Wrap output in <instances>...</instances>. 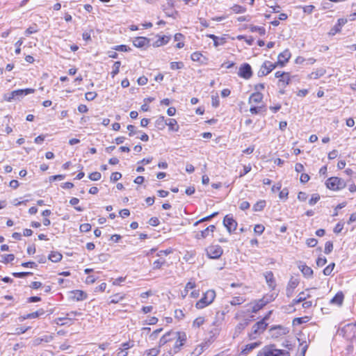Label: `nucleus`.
I'll list each match as a JSON object with an SVG mask.
<instances>
[{
  "instance_id": "nucleus-1",
  "label": "nucleus",
  "mask_w": 356,
  "mask_h": 356,
  "mask_svg": "<svg viewBox=\"0 0 356 356\" xmlns=\"http://www.w3.org/2000/svg\"><path fill=\"white\" fill-rule=\"evenodd\" d=\"M34 92L35 90L33 88L19 89L13 90L10 93L4 94L3 99L8 102L13 100H20L23 97L32 94Z\"/></svg>"
},
{
  "instance_id": "nucleus-2",
  "label": "nucleus",
  "mask_w": 356,
  "mask_h": 356,
  "mask_svg": "<svg viewBox=\"0 0 356 356\" xmlns=\"http://www.w3.org/2000/svg\"><path fill=\"white\" fill-rule=\"evenodd\" d=\"M271 313L272 312L270 311L262 320L258 321L252 326V332L250 334V337L251 339H255L256 335L260 334L264 332L268 325V324L266 323V321L269 318Z\"/></svg>"
},
{
  "instance_id": "nucleus-3",
  "label": "nucleus",
  "mask_w": 356,
  "mask_h": 356,
  "mask_svg": "<svg viewBox=\"0 0 356 356\" xmlns=\"http://www.w3.org/2000/svg\"><path fill=\"white\" fill-rule=\"evenodd\" d=\"M216 298V292L213 290L207 291L201 299L195 304L197 309H203L213 302Z\"/></svg>"
},
{
  "instance_id": "nucleus-4",
  "label": "nucleus",
  "mask_w": 356,
  "mask_h": 356,
  "mask_svg": "<svg viewBox=\"0 0 356 356\" xmlns=\"http://www.w3.org/2000/svg\"><path fill=\"white\" fill-rule=\"evenodd\" d=\"M326 186L332 191H339L346 186V181L337 177H330L325 182Z\"/></svg>"
},
{
  "instance_id": "nucleus-5",
  "label": "nucleus",
  "mask_w": 356,
  "mask_h": 356,
  "mask_svg": "<svg viewBox=\"0 0 356 356\" xmlns=\"http://www.w3.org/2000/svg\"><path fill=\"white\" fill-rule=\"evenodd\" d=\"M207 255L210 259H218L223 253L222 248L218 245H212L206 248Z\"/></svg>"
},
{
  "instance_id": "nucleus-6",
  "label": "nucleus",
  "mask_w": 356,
  "mask_h": 356,
  "mask_svg": "<svg viewBox=\"0 0 356 356\" xmlns=\"http://www.w3.org/2000/svg\"><path fill=\"white\" fill-rule=\"evenodd\" d=\"M177 334L178 335L174 340L175 341L173 346L174 353L179 352L186 341V334L185 332H177Z\"/></svg>"
},
{
  "instance_id": "nucleus-7",
  "label": "nucleus",
  "mask_w": 356,
  "mask_h": 356,
  "mask_svg": "<svg viewBox=\"0 0 356 356\" xmlns=\"http://www.w3.org/2000/svg\"><path fill=\"white\" fill-rule=\"evenodd\" d=\"M238 75L245 79H249L252 75L251 66L248 63L241 65Z\"/></svg>"
},
{
  "instance_id": "nucleus-8",
  "label": "nucleus",
  "mask_w": 356,
  "mask_h": 356,
  "mask_svg": "<svg viewBox=\"0 0 356 356\" xmlns=\"http://www.w3.org/2000/svg\"><path fill=\"white\" fill-rule=\"evenodd\" d=\"M277 66L275 63L273 64L270 61L264 62L258 72V76H264L268 74Z\"/></svg>"
},
{
  "instance_id": "nucleus-9",
  "label": "nucleus",
  "mask_w": 356,
  "mask_h": 356,
  "mask_svg": "<svg viewBox=\"0 0 356 356\" xmlns=\"http://www.w3.org/2000/svg\"><path fill=\"white\" fill-rule=\"evenodd\" d=\"M177 332L170 331L165 333L159 340L158 348H161L165 345L166 343L175 340L176 337L177 336Z\"/></svg>"
},
{
  "instance_id": "nucleus-10",
  "label": "nucleus",
  "mask_w": 356,
  "mask_h": 356,
  "mask_svg": "<svg viewBox=\"0 0 356 356\" xmlns=\"http://www.w3.org/2000/svg\"><path fill=\"white\" fill-rule=\"evenodd\" d=\"M177 332L170 331L165 333L159 340L158 348H161L165 345L166 343L175 340L176 337L177 336Z\"/></svg>"
},
{
  "instance_id": "nucleus-11",
  "label": "nucleus",
  "mask_w": 356,
  "mask_h": 356,
  "mask_svg": "<svg viewBox=\"0 0 356 356\" xmlns=\"http://www.w3.org/2000/svg\"><path fill=\"white\" fill-rule=\"evenodd\" d=\"M223 225L227 228L229 233H232L236 229L238 224L232 217H229L227 215L223 219Z\"/></svg>"
},
{
  "instance_id": "nucleus-12",
  "label": "nucleus",
  "mask_w": 356,
  "mask_h": 356,
  "mask_svg": "<svg viewBox=\"0 0 356 356\" xmlns=\"http://www.w3.org/2000/svg\"><path fill=\"white\" fill-rule=\"evenodd\" d=\"M299 284V280L296 278L291 277L288 282L286 289V295L288 298H290L293 296L294 289Z\"/></svg>"
},
{
  "instance_id": "nucleus-13",
  "label": "nucleus",
  "mask_w": 356,
  "mask_h": 356,
  "mask_svg": "<svg viewBox=\"0 0 356 356\" xmlns=\"http://www.w3.org/2000/svg\"><path fill=\"white\" fill-rule=\"evenodd\" d=\"M291 58V52L289 49H286L278 55L277 65L284 66Z\"/></svg>"
},
{
  "instance_id": "nucleus-14",
  "label": "nucleus",
  "mask_w": 356,
  "mask_h": 356,
  "mask_svg": "<svg viewBox=\"0 0 356 356\" xmlns=\"http://www.w3.org/2000/svg\"><path fill=\"white\" fill-rule=\"evenodd\" d=\"M70 298L73 300L81 301V300H83L86 299L87 294L83 291L75 290V291H72L71 292Z\"/></svg>"
},
{
  "instance_id": "nucleus-15",
  "label": "nucleus",
  "mask_w": 356,
  "mask_h": 356,
  "mask_svg": "<svg viewBox=\"0 0 356 356\" xmlns=\"http://www.w3.org/2000/svg\"><path fill=\"white\" fill-rule=\"evenodd\" d=\"M355 327H356V321L354 323H348V324L346 325L341 329V332L343 334V336L346 337V338L351 339V338L354 337V334L353 336H350V334H348V333H350L351 332H353L354 330Z\"/></svg>"
},
{
  "instance_id": "nucleus-16",
  "label": "nucleus",
  "mask_w": 356,
  "mask_h": 356,
  "mask_svg": "<svg viewBox=\"0 0 356 356\" xmlns=\"http://www.w3.org/2000/svg\"><path fill=\"white\" fill-rule=\"evenodd\" d=\"M263 95L259 92L252 93L248 99V103L251 105H255L262 102Z\"/></svg>"
},
{
  "instance_id": "nucleus-17",
  "label": "nucleus",
  "mask_w": 356,
  "mask_h": 356,
  "mask_svg": "<svg viewBox=\"0 0 356 356\" xmlns=\"http://www.w3.org/2000/svg\"><path fill=\"white\" fill-rule=\"evenodd\" d=\"M270 332H271L272 337H278L286 334V329L282 325H277L271 327Z\"/></svg>"
},
{
  "instance_id": "nucleus-18",
  "label": "nucleus",
  "mask_w": 356,
  "mask_h": 356,
  "mask_svg": "<svg viewBox=\"0 0 356 356\" xmlns=\"http://www.w3.org/2000/svg\"><path fill=\"white\" fill-rule=\"evenodd\" d=\"M133 44L138 48L144 47L149 44V40L145 37H137L133 40Z\"/></svg>"
},
{
  "instance_id": "nucleus-19",
  "label": "nucleus",
  "mask_w": 356,
  "mask_h": 356,
  "mask_svg": "<svg viewBox=\"0 0 356 356\" xmlns=\"http://www.w3.org/2000/svg\"><path fill=\"white\" fill-rule=\"evenodd\" d=\"M344 295L341 291L338 292L330 301L332 305L341 306L343 302Z\"/></svg>"
},
{
  "instance_id": "nucleus-20",
  "label": "nucleus",
  "mask_w": 356,
  "mask_h": 356,
  "mask_svg": "<svg viewBox=\"0 0 356 356\" xmlns=\"http://www.w3.org/2000/svg\"><path fill=\"white\" fill-rule=\"evenodd\" d=\"M275 346L272 345L270 346L264 347L261 350L259 351L257 356H275Z\"/></svg>"
},
{
  "instance_id": "nucleus-21",
  "label": "nucleus",
  "mask_w": 356,
  "mask_h": 356,
  "mask_svg": "<svg viewBox=\"0 0 356 356\" xmlns=\"http://www.w3.org/2000/svg\"><path fill=\"white\" fill-rule=\"evenodd\" d=\"M264 277L266 279V282L268 284V286L272 289H274L275 287V282L274 279L273 273L271 271H267L264 273Z\"/></svg>"
},
{
  "instance_id": "nucleus-22",
  "label": "nucleus",
  "mask_w": 356,
  "mask_h": 356,
  "mask_svg": "<svg viewBox=\"0 0 356 356\" xmlns=\"http://www.w3.org/2000/svg\"><path fill=\"white\" fill-rule=\"evenodd\" d=\"M166 126H168L169 130L172 131H178L179 129L177 120L173 118L167 119Z\"/></svg>"
},
{
  "instance_id": "nucleus-23",
  "label": "nucleus",
  "mask_w": 356,
  "mask_h": 356,
  "mask_svg": "<svg viewBox=\"0 0 356 356\" xmlns=\"http://www.w3.org/2000/svg\"><path fill=\"white\" fill-rule=\"evenodd\" d=\"M167 125V120L164 116H159L155 122L156 127L159 130H163Z\"/></svg>"
},
{
  "instance_id": "nucleus-24",
  "label": "nucleus",
  "mask_w": 356,
  "mask_h": 356,
  "mask_svg": "<svg viewBox=\"0 0 356 356\" xmlns=\"http://www.w3.org/2000/svg\"><path fill=\"white\" fill-rule=\"evenodd\" d=\"M325 72L326 71L325 69L319 68L309 74V79H317L323 76L325 74Z\"/></svg>"
},
{
  "instance_id": "nucleus-25",
  "label": "nucleus",
  "mask_w": 356,
  "mask_h": 356,
  "mask_svg": "<svg viewBox=\"0 0 356 356\" xmlns=\"http://www.w3.org/2000/svg\"><path fill=\"white\" fill-rule=\"evenodd\" d=\"M44 314V309H40L35 312H32V313H30V314H28L26 315L22 316V320L29 319V318H35Z\"/></svg>"
},
{
  "instance_id": "nucleus-26",
  "label": "nucleus",
  "mask_w": 356,
  "mask_h": 356,
  "mask_svg": "<svg viewBox=\"0 0 356 356\" xmlns=\"http://www.w3.org/2000/svg\"><path fill=\"white\" fill-rule=\"evenodd\" d=\"M299 268L301 270L302 273L304 275V276L309 277H312L313 275V270L307 266L305 264H302L299 266Z\"/></svg>"
},
{
  "instance_id": "nucleus-27",
  "label": "nucleus",
  "mask_w": 356,
  "mask_h": 356,
  "mask_svg": "<svg viewBox=\"0 0 356 356\" xmlns=\"http://www.w3.org/2000/svg\"><path fill=\"white\" fill-rule=\"evenodd\" d=\"M266 305L261 300H258L254 302L253 306L252 307V312L253 313H257L260 309H261Z\"/></svg>"
},
{
  "instance_id": "nucleus-28",
  "label": "nucleus",
  "mask_w": 356,
  "mask_h": 356,
  "mask_svg": "<svg viewBox=\"0 0 356 356\" xmlns=\"http://www.w3.org/2000/svg\"><path fill=\"white\" fill-rule=\"evenodd\" d=\"M207 37H209L213 40V44L215 47H218L220 45H222L225 42V40L223 38H220L213 34H209L207 35Z\"/></svg>"
},
{
  "instance_id": "nucleus-29",
  "label": "nucleus",
  "mask_w": 356,
  "mask_h": 356,
  "mask_svg": "<svg viewBox=\"0 0 356 356\" xmlns=\"http://www.w3.org/2000/svg\"><path fill=\"white\" fill-rule=\"evenodd\" d=\"M290 83V76L288 72H286L284 76L279 80V86L285 88Z\"/></svg>"
},
{
  "instance_id": "nucleus-30",
  "label": "nucleus",
  "mask_w": 356,
  "mask_h": 356,
  "mask_svg": "<svg viewBox=\"0 0 356 356\" xmlns=\"http://www.w3.org/2000/svg\"><path fill=\"white\" fill-rule=\"evenodd\" d=\"M62 258V254L58 252H51L49 255V259L55 263L60 261Z\"/></svg>"
},
{
  "instance_id": "nucleus-31",
  "label": "nucleus",
  "mask_w": 356,
  "mask_h": 356,
  "mask_svg": "<svg viewBox=\"0 0 356 356\" xmlns=\"http://www.w3.org/2000/svg\"><path fill=\"white\" fill-rule=\"evenodd\" d=\"M125 295L121 293H116L111 297V300L109 301V304H115L119 302L120 301L124 300Z\"/></svg>"
},
{
  "instance_id": "nucleus-32",
  "label": "nucleus",
  "mask_w": 356,
  "mask_h": 356,
  "mask_svg": "<svg viewBox=\"0 0 356 356\" xmlns=\"http://www.w3.org/2000/svg\"><path fill=\"white\" fill-rule=\"evenodd\" d=\"M160 353L159 348H153L149 350H146L143 356H157Z\"/></svg>"
},
{
  "instance_id": "nucleus-33",
  "label": "nucleus",
  "mask_w": 356,
  "mask_h": 356,
  "mask_svg": "<svg viewBox=\"0 0 356 356\" xmlns=\"http://www.w3.org/2000/svg\"><path fill=\"white\" fill-rule=\"evenodd\" d=\"M249 29L251 32H258L261 35H264L266 33V30L262 26L250 25Z\"/></svg>"
},
{
  "instance_id": "nucleus-34",
  "label": "nucleus",
  "mask_w": 356,
  "mask_h": 356,
  "mask_svg": "<svg viewBox=\"0 0 356 356\" xmlns=\"http://www.w3.org/2000/svg\"><path fill=\"white\" fill-rule=\"evenodd\" d=\"M245 301V299L243 298V297H241V296H236V297H234L231 300H230V304L232 305H241L242 303H243Z\"/></svg>"
},
{
  "instance_id": "nucleus-35",
  "label": "nucleus",
  "mask_w": 356,
  "mask_h": 356,
  "mask_svg": "<svg viewBox=\"0 0 356 356\" xmlns=\"http://www.w3.org/2000/svg\"><path fill=\"white\" fill-rule=\"evenodd\" d=\"M170 40V38L166 35H163L159 37V38L156 41V44L157 47L163 45L167 44Z\"/></svg>"
},
{
  "instance_id": "nucleus-36",
  "label": "nucleus",
  "mask_w": 356,
  "mask_h": 356,
  "mask_svg": "<svg viewBox=\"0 0 356 356\" xmlns=\"http://www.w3.org/2000/svg\"><path fill=\"white\" fill-rule=\"evenodd\" d=\"M276 296H275L274 293H270V294H266L265 296H264L262 297V298H261V300L266 304L267 305L268 303L273 301L275 298Z\"/></svg>"
},
{
  "instance_id": "nucleus-37",
  "label": "nucleus",
  "mask_w": 356,
  "mask_h": 356,
  "mask_svg": "<svg viewBox=\"0 0 356 356\" xmlns=\"http://www.w3.org/2000/svg\"><path fill=\"white\" fill-rule=\"evenodd\" d=\"M121 63L120 61H115L113 66V70L111 72V76L113 78L115 75L119 73Z\"/></svg>"
},
{
  "instance_id": "nucleus-38",
  "label": "nucleus",
  "mask_w": 356,
  "mask_h": 356,
  "mask_svg": "<svg viewBox=\"0 0 356 356\" xmlns=\"http://www.w3.org/2000/svg\"><path fill=\"white\" fill-rule=\"evenodd\" d=\"M81 313L79 312H70L65 314V318L70 321H72L75 319V317L77 316H81Z\"/></svg>"
},
{
  "instance_id": "nucleus-39",
  "label": "nucleus",
  "mask_w": 356,
  "mask_h": 356,
  "mask_svg": "<svg viewBox=\"0 0 356 356\" xmlns=\"http://www.w3.org/2000/svg\"><path fill=\"white\" fill-rule=\"evenodd\" d=\"M266 206V202L264 200H261L257 202L254 206L253 209L255 211H260L264 209Z\"/></svg>"
},
{
  "instance_id": "nucleus-40",
  "label": "nucleus",
  "mask_w": 356,
  "mask_h": 356,
  "mask_svg": "<svg viewBox=\"0 0 356 356\" xmlns=\"http://www.w3.org/2000/svg\"><path fill=\"white\" fill-rule=\"evenodd\" d=\"M218 214V212H214L212 214L208 216H206L204 218H201L200 220L196 221L195 223H194V226H197V225H199L200 223L201 222H205V221H209L210 220L211 218H213V217H215L216 215Z\"/></svg>"
},
{
  "instance_id": "nucleus-41",
  "label": "nucleus",
  "mask_w": 356,
  "mask_h": 356,
  "mask_svg": "<svg viewBox=\"0 0 356 356\" xmlns=\"http://www.w3.org/2000/svg\"><path fill=\"white\" fill-rule=\"evenodd\" d=\"M204 323V318L202 316H199L196 318L193 323V326L195 327H200L202 325H203Z\"/></svg>"
},
{
  "instance_id": "nucleus-42",
  "label": "nucleus",
  "mask_w": 356,
  "mask_h": 356,
  "mask_svg": "<svg viewBox=\"0 0 356 356\" xmlns=\"http://www.w3.org/2000/svg\"><path fill=\"white\" fill-rule=\"evenodd\" d=\"M231 9L235 13H245L246 9L245 8L241 6H239V5H237V4H234L232 8Z\"/></svg>"
},
{
  "instance_id": "nucleus-43",
  "label": "nucleus",
  "mask_w": 356,
  "mask_h": 356,
  "mask_svg": "<svg viewBox=\"0 0 356 356\" xmlns=\"http://www.w3.org/2000/svg\"><path fill=\"white\" fill-rule=\"evenodd\" d=\"M210 234L209 233L207 229L206 228L205 229L200 232L199 233H197L196 235H195V238L197 239H202V238H207Z\"/></svg>"
},
{
  "instance_id": "nucleus-44",
  "label": "nucleus",
  "mask_w": 356,
  "mask_h": 356,
  "mask_svg": "<svg viewBox=\"0 0 356 356\" xmlns=\"http://www.w3.org/2000/svg\"><path fill=\"white\" fill-rule=\"evenodd\" d=\"M335 266L334 263H332L329 264L327 267H325L323 270V274L325 275H331L334 268Z\"/></svg>"
},
{
  "instance_id": "nucleus-45",
  "label": "nucleus",
  "mask_w": 356,
  "mask_h": 356,
  "mask_svg": "<svg viewBox=\"0 0 356 356\" xmlns=\"http://www.w3.org/2000/svg\"><path fill=\"white\" fill-rule=\"evenodd\" d=\"M184 65L182 62H172L170 63L171 70H179L184 67Z\"/></svg>"
},
{
  "instance_id": "nucleus-46",
  "label": "nucleus",
  "mask_w": 356,
  "mask_h": 356,
  "mask_svg": "<svg viewBox=\"0 0 356 356\" xmlns=\"http://www.w3.org/2000/svg\"><path fill=\"white\" fill-rule=\"evenodd\" d=\"M263 106H257L255 105H252L250 108V111L252 114H257L260 113L263 110Z\"/></svg>"
},
{
  "instance_id": "nucleus-47",
  "label": "nucleus",
  "mask_w": 356,
  "mask_h": 356,
  "mask_svg": "<svg viewBox=\"0 0 356 356\" xmlns=\"http://www.w3.org/2000/svg\"><path fill=\"white\" fill-rule=\"evenodd\" d=\"M275 356H290L289 351L275 348Z\"/></svg>"
},
{
  "instance_id": "nucleus-48",
  "label": "nucleus",
  "mask_w": 356,
  "mask_h": 356,
  "mask_svg": "<svg viewBox=\"0 0 356 356\" xmlns=\"http://www.w3.org/2000/svg\"><path fill=\"white\" fill-rule=\"evenodd\" d=\"M38 31V26L36 24H34L33 26H31L30 27H29L26 31H25V34L26 35H29L32 33H37Z\"/></svg>"
},
{
  "instance_id": "nucleus-49",
  "label": "nucleus",
  "mask_w": 356,
  "mask_h": 356,
  "mask_svg": "<svg viewBox=\"0 0 356 356\" xmlns=\"http://www.w3.org/2000/svg\"><path fill=\"white\" fill-rule=\"evenodd\" d=\"M320 200V195L318 193H314L312 195L311 199L309 200V204L310 205H314L318 202Z\"/></svg>"
},
{
  "instance_id": "nucleus-50",
  "label": "nucleus",
  "mask_w": 356,
  "mask_h": 356,
  "mask_svg": "<svg viewBox=\"0 0 356 356\" xmlns=\"http://www.w3.org/2000/svg\"><path fill=\"white\" fill-rule=\"evenodd\" d=\"M102 175L99 172H94L89 175V179L92 181H98L101 179Z\"/></svg>"
},
{
  "instance_id": "nucleus-51",
  "label": "nucleus",
  "mask_w": 356,
  "mask_h": 356,
  "mask_svg": "<svg viewBox=\"0 0 356 356\" xmlns=\"http://www.w3.org/2000/svg\"><path fill=\"white\" fill-rule=\"evenodd\" d=\"M33 275V273L31 272H20V273H13V275L15 277H19V278H24L28 275Z\"/></svg>"
},
{
  "instance_id": "nucleus-52",
  "label": "nucleus",
  "mask_w": 356,
  "mask_h": 356,
  "mask_svg": "<svg viewBox=\"0 0 356 356\" xmlns=\"http://www.w3.org/2000/svg\"><path fill=\"white\" fill-rule=\"evenodd\" d=\"M332 249H333V244L331 241H327L325 243V250H324V252L327 254H330L332 251Z\"/></svg>"
},
{
  "instance_id": "nucleus-53",
  "label": "nucleus",
  "mask_w": 356,
  "mask_h": 356,
  "mask_svg": "<svg viewBox=\"0 0 356 356\" xmlns=\"http://www.w3.org/2000/svg\"><path fill=\"white\" fill-rule=\"evenodd\" d=\"M165 261L164 259L163 260H161V259H158V260H156L154 263H153V269H160L162 266L165 264Z\"/></svg>"
},
{
  "instance_id": "nucleus-54",
  "label": "nucleus",
  "mask_w": 356,
  "mask_h": 356,
  "mask_svg": "<svg viewBox=\"0 0 356 356\" xmlns=\"http://www.w3.org/2000/svg\"><path fill=\"white\" fill-rule=\"evenodd\" d=\"M317 243H318V241L314 238H310L307 239V241H306V244L307 245V246L311 247V248L315 247L317 245Z\"/></svg>"
},
{
  "instance_id": "nucleus-55",
  "label": "nucleus",
  "mask_w": 356,
  "mask_h": 356,
  "mask_svg": "<svg viewBox=\"0 0 356 356\" xmlns=\"http://www.w3.org/2000/svg\"><path fill=\"white\" fill-rule=\"evenodd\" d=\"M91 225L89 223H83L80 225V231L82 232H88L91 229Z\"/></svg>"
},
{
  "instance_id": "nucleus-56",
  "label": "nucleus",
  "mask_w": 356,
  "mask_h": 356,
  "mask_svg": "<svg viewBox=\"0 0 356 356\" xmlns=\"http://www.w3.org/2000/svg\"><path fill=\"white\" fill-rule=\"evenodd\" d=\"M97 94L95 92H88L85 94V97L88 101L93 100Z\"/></svg>"
},
{
  "instance_id": "nucleus-57",
  "label": "nucleus",
  "mask_w": 356,
  "mask_h": 356,
  "mask_svg": "<svg viewBox=\"0 0 356 356\" xmlns=\"http://www.w3.org/2000/svg\"><path fill=\"white\" fill-rule=\"evenodd\" d=\"M122 177V174L118 172H113L111 175V180L113 182L118 181Z\"/></svg>"
},
{
  "instance_id": "nucleus-58",
  "label": "nucleus",
  "mask_w": 356,
  "mask_h": 356,
  "mask_svg": "<svg viewBox=\"0 0 356 356\" xmlns=\"http://www.w3.org/2000/svg\"><path fill=\"white\" fill-rule=\"evenodd\" d=\"M341 29L338 26L337 24H335L330 31L329 35H334L337 33H339L341 31Z\"/></svg>"
},
{
  "instance_id": "nucleus-59",
  "label": "nucleus",
  "mask_w": 356,
  "mask_h": 356,
  "mask_svg": "<svg viewBox=\"0 0 356 356\" xmlns=\"http://www.w3.org/2000/svg\"><path fill=\"white\" fill-rule=\"evenodd\" d=\"M211 104L215 108H217L220 105V100L218 95H213L211 97Z\"/></svg>"
},
{
  "instance_id": "nucleus-60",
  "label": "nucleus",
  "mask_w": 356,
  "mask_h": 356,
  "mask_svg": "<svg viewBox=\"0 0 356 356\" xmlns=\"http://www.w3.org/2000/svg\"><path fill=\"white\" fill-rule=\"evenodd\" d=\"M162 328L157 329L154 330L150 335L149 339L150 340L154 341L158 338L159 334L162 331Z\"/></svg>"
},
{
  "instance_id": "nucleus-61",
  "label": "nucleus",
  "mask_w": 356,
  "mask_h": 356,
  "mask_svg": "<svg viewBox=\"0 0 356 356\" xmlns=\"http://www.w3.org/2000/svg\"><path fill=\"white\" fill-rule=\"evenodd\" d=\"M121 346L122 347L120 348H122L123 350L127 351L129 348H131L134 346V342L133 341L125 342V343H123L121 345Z\"/></svg>"
},
{
  "instance_id": "nucleus-62",
  "label": "nucleus",
  "mask_w": 356,
  "mask_h": 356,
  "mask_svg": "<svg viewBox=\"0 0 356 356\" xmlns=\"http://www.w3.org/2000/svg\"><path fill=\"white\" fill-rule=\"evenodd\" d=\"M259 345H260V343H257V342L251 343H249V344H248L246 346V348H245V350H248V351H251L253 349H254L257 347H258Z\"/></svg>"
},
{
  "instance_id": "nucleus-63",
  "label": "nucleus",
  "mask_w": 356,
  "mask_h": 356,
  "mask_svg": "<svg viewBox=\"0 0 356 356\" xmlns=\"http://www.w3.org/2000/svg\"><path fill=\"white\" fill-rule=\"evenodd\" d=\"M115 50L120 51H128L130 50V48L124 44L118 45L114 48Z\"/></svg>"
},
{
  "instance_id": "nucleus-64",
  "label": "nucleus",
  "mask_w": 356,
  "mask_h": 356,
  "mask_svg": "<svg viewBox=\"0 0 356 356\" xmlns=\"http://www.w3.org/2000/svg\"><path fill=\"white\" fill-rule=\"evenodd\" d=\"M264 227L262 225H256L254 226V230L258 234H261L264 231Z\"/></svg>"
}]
</instances>
